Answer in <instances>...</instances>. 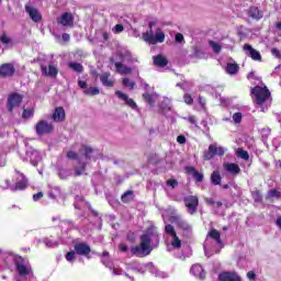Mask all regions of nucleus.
Masks as SVG:
<instances>
[{
	"label": "nucleus",
	"instance_id": "nucleus-16",
	"mask_svg": "<svg viewBox=\"0 0 281 281\" xmlns=\"http://www.w3.org/2000/svg\"><path fill=\"white\" fill-rule=\"evenodd\" d=\"M25 12L29 13L30 19H32L34 23H40V21H43V15L41 12H38V9L31 5H25Z\"/></svg>",
	"mask_w": 281,
	"mask_h": 281
},
{
	"label": "nucleus",
	"instance_id": "nucleus-56",
	"mask_svg": "<svg viewBox=\"0 0 281 281\" xmlns=\"http://www.w3.org/2000/svg\"><path fill=\"white\" fill-rule=\"evenodd\" d=\"M198 102L202 109H205V104H206L205 98L199 97Z\"/></svg>",
	"mask_w": 281,
	"mask_h": 281
},
{
	"label": "nucleus",
	"instance_id": "nucleus-34",
	"mask_svg": "<svg viewBox=\"0 0 281 281\" xmlns=\"http://www.w3.org/2000/svg\"><path fill=\"white\" fill-rule=\"evenodd\" d=\"M85 95H100V88L98 87H90L86 90H83Z\"/></svg>",
	"mask_w": 281,
	"mask_h": 281
},
{
	"label": "nucleus",
	"instance_id": "nucleus-18",
	"mask_svg": "<svg viewBox=\"0 0 281 281\" xmlns=\"http://www.w3.org/2000/svg\"><path fill=\"white\" fill-rule=\"evenodd\" d=\"M184 170L187 175H192L193 179H195L198 183H202L204 176L202 172H199L196 168H194L193 166H187Z\"/></svg>",
	"mask_w": 281,
	"mask_h": 281
},
{
	"label": "nucleus",
	"instance_id": "nucleus-47",
	"mask_svg": "<svg viewBox=\"0 0 281 281\" xmlns=\"http://www.w3.org/2000/svg\"><path fill=\"white\" fill-rule=\"evenodd\" d=\"M233 121L235 124H240L243 122V113H240V112L234 113Z\"/></svg>",
	"mask_w": 281,
	"mask_h": 281
},
{
	"label": "nucleus",
	"instance_id": "nucleus-39",
	"mask_svg": "<svg viewBox=\"0 0 281 281\" xmlns=\"http://www.w3.org/2000/svg\"><path fill=\"white\" fill-rule=\"evenodd\" d=\"M209 45H210V47H212V49L215 54H221V49H223V48L221 47V45L218 43H216L214 41H210Z\"/></svg>",
	"mask_w": 281,
	"mask_h": 281
},
{
	"label": "nucleus",
	"instance_id": "nucleus-9",
	"mask_svg": "<svg viewBox=\"0 0 281 281\" xmlns=\"http://www.w3.org/2000/svg\"><path fill=\"white\" fill-rule=\"evenodd\" d=\"M57 24L63 27H74V13L64 12L58 19Z\"/></svg>",
	"mask_w": 281,
	"mask_h": 281
},
{
	"label": "nucleus",
	"instance_id": "nucleus-57",
	"mask_svg": "<svg viewBox=\"0 0 281 281\" xmlns=\"http://www.w3.org/2000/svg\"><path fill=\"white\" fill-rule=\"evenodd\" d=\"M177 142H178V144H186L188 142V139L183 135H179L177 137Z\"/></svg>",
	"mask_w": 281,
	"mask_h": 281
},
{
	"label": "nucleus",
	"instance_id": "nucleus-31",
	"mask_svg": "<svg viewBox=\"0 0 281 281\" xmlns=\"http://www.w3.org/2000/svg\"><path fill=\"white\" fill-rule=\"evenodd\" d=\"M69 69H72V71H76V74H82V71H85V66H82V64L80 63H69L68 64Z\"/></svg>",
	"mask_w": 281,
	"mask_h": 281
},
{
	"label": "nucleus",
	"instance_id": "nucleus-15",
	"mask_svg": "<svg viewBox=\"0 0 281 281\" xmlns=\"http://www.w3.org/2000/svg\"><path fill=\"white\" fill-rule=\"evenodd\" d=\"M115 95L119 100H123V102H125L126 106H130V109H137V103L135 100L128 98V94L122 92L121 90H116Z\"/></svg>",
	"mask_w": 281,
	"mask_h": 281
},
{
	"label": "nucleus",
	"instance_id": "nucleus-45",
	"mask_svg": "<svg viewBox=\"0 0 281 281\" xmlns=\"http://www.w3.org/2000/svg\"><path fill=\"white\" fill-rule=\"evenodd\" d=\"M122 85L124 87H130V89H135V81H131L128 78H123Z\"/></svg>",
	"mask_w": 281,
	"mask_h": 281
},
{
	"label": "nucleus",
	"instance_id": "nucleus-10",
	"mask_svg": "<svg viewBox=\"0 0 281 281\" xmlns=\"http://www.w3.org/2000/svg\"><path fill=\"white\" fill-rule=\"evenodd\" d=\"M184 205L188 207L190 214H196V210L199 207V198L195 195L184 198Z\"/></svg>",
	"mask_w": 281,
	"mask_h": 281
},
{
	"label": "nucleus",
	"instance_id": "nucleus-20",
	"mask_svg": "<svg viewBox=\"0 0 281 281\" xmlns=\"http://www.w3.org/2000/svg\"><path fill=\"white\" fill-rule=\"evenodd\" d=\"M220 281H243L236 272H222L218 276Z\"/></svg>",
	"mask_w": 281,
	"mask_h": 281
},
{
	"label": "nucleus",
	"instance_id": "nucleus-53",
	"mask_svg": "<svg viewBox=\"0 0 281 281\" xmlns=\"http://www.w3.org/2000/svg\"><path fill=\"white\" fill-rule=\"evenodd\" d=\"M114 30H115L116 34H121V32H124V25H122V24H116V25L114 26Z\"/></svg>",
	"mask_w": 281,
	"mask_h": 281
},
{
	"label": "nucleus",
	"instance_id": "nucleus-3",
	"mask_svg": "<svg viewBox=\"0 0 281 281\" xmlns=\"http://www.w3.org/2000/svg\"><path fill=\"white\" fill-rule=\"evenodd\" d=\"M251 94L255 95V104H258V106H262V104H265V102L271 98V91H269L267 86L263 88L260 86L254 87Z\"/></svg>",
	"mask_w": 281,
	"mask_h": 281
},
{
	"label": "nucleus",
	"instance_id": "nucleus-59",
	"mask_svg": "<svg viewBox=\"0 0 281 281\" xmlns=\"http://www.w3.org/2000/svg\"><path fill=\"white\" fill-rule=\"evenodd\" d=\"M61 38H63V41H64L65 43H69L71 36L69 35V33H64V34L61 35Z\"/></svg>",
	"mask_w": 281,
	"mask_h": 281
},
{
	"label": "nucleus",
	"instance_id": "nucleus-40",
	"mask_svg": "<svg viewBox=\"0 0 281 281\" xmlns=\"http://www.w3.org/2000/svg\"><path fill=\"white\" fill-rule=\"evenodd\" d=\"M86 169H87V162H82V164H81V167L75 168V175H76V177H82V172H85Z\"/></svg>",
	"mask_w": 281,
	"mask_h": 281
},
{
	"label": "nucleus",
	"instance_id": "nucleus-26",
	"mask_svg": "<svg viewBox=\"0 0 281 281\" xmlns=\"http://www.w3.org/2000/svg\"><path fill=\"white\" fill-rule=\"evenodd\" d=\"M114 65H115L117 74H121V75L133 74V69H131L127 66H124V64H122L120 61H116Z\"/></svg>",
	"mask_w": 281,
	"mask_h": 281
},
{
	"label": "nucleus",
	"instance_id": "nucleus-7",
	"mask_svg": "<svg viewBox=\"0 0 281 281\" xmlns=\"http://www.w3.org/2000/svg\"><path fill=\"white\" fill-rule=\"evenodd\" d=\"M169 221L173 223L178 229H182V232H190V229H192V226H190L188 221L183 220L181 215L170 216Z\"/></svg>",
	"mask_w": 281,
	"mask_h": 281
},
{
	"label": "nucleus",
	"instance_id": "nucleus-14",
	"mask_svg": "<svg viewBox=\"0 0 281 281\" xmlns=\"http://www.w3.org/2000/svg\"><path fill=\"white\" fill-rule=\"evenodd\" d=\"M15 172L19 175V178L16 179L13 190L15 192L25 190L27 188V178L25 177V175L21 173L19 170H15Z\"/></svg>",
	"mask_w": 281,
	"mask_h": 281
},
{
	"label": "nucleus",
	"instance_id": "nucleus-22",
	"mask_svg": "<svg viewBox=\"0 0 281 281\" xmlns=\"http://www.w3.org/2000/svg\"><path fill=\"white\" fill-rule=\"evenodd\" d=\"M207 237L212 240H215L220 245V247H223V239H221V232L216 228H211L207 233Z\"/></svg>",
	"mask_w": 281,
	"mask_h": 281
},
{
	"label": "nucleus",
	"instance_id": "nucleus-32",
	"mask_svg": "<svg viewBox=\"0 0 281 281\" xmlns=\"http://www.w3.org/2000/svg\"><path fill=\"white\" fill-rule=\"evenodd\" d=\"M280 198H281V192L276 189L269 190L266 194L267 201H271V199H280Z\"/></svg>",
	"mask_w": 281,
	"mask_h": 281
},
{
	"label": "nucleus",
	"instance_id": "nucleus-1",
	"mask_svg": "<svg viewBox=\"0 0 281 281\" xmlns=\"http://www.w3.org/2000/svg\"><path fill=\"white\" fill-rule=\"evenodd\" d=\"M157 25L156 21L148 23L149 31L143 33V41L149 45H157V43H164L166 41V34L160 27L156 29V33L153 32V27Z\"/></svg>",
	"mask_w": 281,
	"mask_h": 281
},
{
	"label": "nucleus",
	"instance_id": "nucleus-4",
	"mask_svg": "<svg viewBox=\"0 0 281 281\" xmlns=\"http://www.w3.org/2000/svg\"><path fill=\"white\" fill-rule=\"evenodd\" d=\"M23 102V94L19 92H12L8 95L7 99V109L9 113H12L14 109H19Z\"/></svg>",
	"mask_w": 281,
	"mask_h": 281
},
{
	"label": "nucleus",
	"instance_id": "nucleus-58",
	"mask_svg": "<svg viewBox=\"0 0 281 281\" xmlns=\"http://www.w3.org/2000/svg\"><path fill=\"white\" fill-rule=\"evenodd\" d=\"M43 199V192H37L33 195V201H41Z\"/></svg>",
	"mask_w": 281,
	"mask_h": 281
},
{
	"label": "nucleus",
	"instance_id": "nucleus-24",
	"mask_svg": "<svg viewBox=\"0 0 281 281\" xmlns=\"http://www.w3.org/2000/svg\"><path fill=\"white\" fill-rule=\"evenodd\" d=\"M224 168L226 172H229V175H233L235 177L236 175H240V167L237 164H234V162L226 164Z\"/></svg>",
	"mask_w": 281,
	"mask_h": 281
},
{
	"label": "nucleus",
	"instance_id": "nucleus-64",
	"mask_svg": "<svg viewBox=\"0 0 281 281\" xmlns=\"http://www.w3.org/2000/svg\"><path fill=\"white\" fill-rule=\"evenodd\" d=\"M276 223L281 228V217H278Z\"/></svg>",
	"mask_w": 281,
	"mask_h": 281
},
{
	"label": "nucleus",
	"instance_id": "nucleus-25",
	"mask_svg": "<svg viewBox=\"0 0 281 281\" xmlns=\"http://www.w3.org/2000/svg\"><path fill=\"white\" fill-rule=\"evenodd\" d=\"M248 16L250 19H255L256 21H260V19H262V12H260V9H258V7H250L248 9Z\"/></svg>",
	"mask_w": 281,
	"mask_h": 281
},
{
	"label": "nucleus",
	"instance_id": "nucleus-38",
	"mask_svg": "<svg viewBox=\"0 0 281 281\" xmlns=\"http://www.w3.org/2000/svg\"><path fill=\"white\" fill-rule=\"evenodd\" d=\"M22 117L23 120H30V117H34V109H24Z\"/></svg>",
	"mask_w": 281,
	"mask_h": 281
},
{
	"label": "nucleus",
	"instance_id": "nucleus-23",
	"mask_svg": "<svg viewBox=\"0 0 281 281\" xmlns=\"http://www.w3.org/2000/svg\"><path fill=\"white\" fill-rule=\"evenodd\" d=\"M154 65L156 67H167L168 66V58H166L164 55L159 54L153 57Z\"/></svg>",
	"mask_w": 281,
	"mask_h": 281
},
{
	"label": "nucleus",
	"instance_id": "nucleus-37",
	"mask_svg": "<svg viewBox=\"0 0 281 281\" xmlns=\"http://www.w3.org/2000/svg\"><path fill=\"white\" fill-rule=\"evenodd\" d=\"M237 157L245 159V161H249V153L243 148L237 149Z\"/></svg>",
	"mask_w": 281,
	"mask_h": 281
},
{
	"label": "nucleus",
	"instance_id": "nucleus-48",
	"mask_svg": "<svg viewBox=\"0 0 281 281\" xmlns=\"http://www.w3.org/2000/svg\"><path fill=\"white\" fill-rule=\"evenodd\" d=\"M66 157L68 159H71V160H78V153L74 151V150H69L66 155Z\"/></svg>",
	"mask_w": 281,
	"mask_h": 281
},
{
	"label": "nucleus",
	"instance_id": "nucleus-6",
	"mask_svg": "<svg viewBox=\"0 0 281 281\" xmlns=\"http://www.w3.org/2000/svg\"><path fill=\"white\" fill-rule=\"evenodd\" d=\"M35 132L37 135H49L54 132V125L47 123V121H40L35 125Z\"/></svg>",
	"mask_w": 281,
	"mask_h": 281
},
{
	"label": "nucleus",
	"instance_id": "nucleus-36",
	"mask_svg": "<svg viewBox=\"0 0 281 281\" xmlns=\"http://www.w3.org/2000/svg\"><path fill=\"white\" fill-rule=\"evenodd\" d=\"M165 234H168V236H171L172 238L173 236H177V231H175V226L167 224L165 226Z\"/></svg>",
	"mask_w": 281,
	"mask_h": 281
},
{
	"label": "nucleus",
	"instance_id": "nucleus-13",
	"mask_svg": "<svg viewBox=\"0 0 281 281\" xmlns=\"http://www.w3.org/2000/svg\"><path fill=\"white\" fill-rule=\"evenodd\" d=\"M243 49L248 53L249 58L252 60L262 63V55L256 48L251 47V44H244Z\"/></svg>",
	"mask_w": 281,
	"mask_h": 281
},
{
	"label": "nucleus",
	"instance_id": "nucleus-33",
	"mask_svg": "<svg viewBox=\"0 0 281 281\" xmlns=\"http://www.w3.org/2000/svg\"><path fill=\"white\" fill-rule=\"evenodd\" d=\"M143 100H145V102H147L149 106H155V97L153 95V93H149V92L143 93Z\"/></svg>",
	"mask_w": 281,
	"mask_h": 281
},
{
	"label": "nucleus",
	"instance_id": "nucleus-54",
	"mask_svg": "<svg viewBox=\"0 0 281 281\" xmlns=\"http://www.w3.org/2000/svg\"><path fill=\"white\" fill-rule=\"evenodd\" d=\"M119 249L120 251H122L123 254H126V251H128V246L126 244H120L119 245Z\"/></svg>",
	"mask_w": 281,
	"mask_h": 281
},
{
	"label": "nucleus",
	"instance_id": "nucleus-63",
	"mask_svg": "<svg viewBox=\"0 0 281 281\" xmlns=\"http://www.w3.org/2000/svg\"><path fill=\"white\" fill-rule=\"evenodd\" d=\"M102 36H103V41H106V40L109 38V33L104 32V33L102 34Z\"/></svg>",
	"mask_w": 281,
	"mask_h": 281
},
{
	"label": "nucleus",
	"instance_id": "nucleus-60",
	"mask_svg": "<svg viewBox=\"0 0 281 281\" xmlns=\"http://www.w3.org/2000/svg\"><path fill=\"white\" fill-rule=\"evenodd\" d=\"M272 56H276V58H280V49L278 48H272L271 49Z\"/></svg>",
	"mask_w": 281,
	"mask_h": 281
},
{
	"label": "nucleus",
	"instance_id": "nucleus-41",
	"mask_svg": "<svg viewBox=\"0 0 281 281\" xmlns=\"http://www.w3.org/2000/svg\"><path fill=\"white\" fill-rule=\"evenodd\" d=\"M171 238H172V241H171L172 247H175L176 249L181 248V239L179 238V236L173 235Z\"/></svg>",
	"mask_w": 281,
	"mask_h": 281
},
{
	"label": "nucleus",
	"instance_id": "nucleus-28",
	"mask_svg": "<svg viewBox=\"0 0 281 281\" xmlns=\"http://www.w3.org/2000/svg\"><path fill=\"white\" fill-rule=\"evenodd\" d=\"M122 203H131L132 201H135V193L133 190H127L121 195Z\"/></svg>",
	"mask_w": 281,
	"mask_h": 281
},
{
	"label": "nucleus",
	"instance_id": "nucleus-19",
	"mask_svg": "<svg viewBox=\"0 0 281 281\" xmlns=\"http://www.w3.org/2000/svg\"><path fill=\"white\" fill-rule=\"evenodd\" d=\"M67 114L65 113V108L57 106L52 115V120L55 122H65Z\"/></svg>",
	"mask_w": 281,
	"mask_h": 281
},
{
	"label": "nucleus",
	"instance_id": "nucleus-43",
	"mask_svg": "<svg viewBox=\"0 0 281 281\" xmlns=\"http://www.w3.org/2000/svg\"><path fill=\"white\" fill-rule=\"evenodd\" d=\"M183 102H186L189 106H192V104H194V99L192 98V94L184 93L183 94Z\"/></svg>",
	"mask_w": 281,
	"mask_h": 281
},
{
	"label": "nucleus",
	"instance_id": "nucleus-49",
	"mask_svg": "<svg viewBox=\"0 0 281 281\" xmlns=\"http://www.w3.org/2000/svg\"><path fill=\"white\" fill-rule=\"evenodd\" d=\"M167 186H169V188H172L175 190V188L179 186V181H177V179H169L167 180Z\"/></svg>",
	"mask_w": 281,
	"mask_h": 281
},
{
	"label": "nucleus",
	"instance_id": "nucleus-12",
	"mask_svg": "<svg viewBox=\"0 0 281 281\" xmlns=\"http://www.w3.org/2000/svg\"><path fill=\"white\" fill-rule=\"evenodd\" d=\"M74 249L77 256H89L91 254V246L83 241H77Z\"/></svg>",
	"mask_w": 281,
	"mask_h": 281
},
{
	"label": "nucleus",
	"instance_id": "nucleus-52",
	"mask_svg": "<svg viewBox=\"0 0 281 281\" xmlns=\"http://www.w3.org/2000/svg\"><path fill=\"white\" fill-rule=\"evenodd\" d=\"M187 120L190 124H193L194 126H196V116L195 115H190L187 117Z\"/></svg>",
	"mask_w": 281,
	"mask_h": 281
},
{
	"label": "nucleus",
	"instance_id": "nucleus-62",
	"mask_svg": "<svg viewBox=\"0 0 281 281\" xmlns=\"http://www.w3.org/2000/svg\"><path fill=\"white\" fill-rule=\"evenodd\" d=\"M78 86L80 87V89H87V81L79 80Z\"/></svg>",
	"mask_w": 281,
	"mask_h": 281
},
{
	"label": "nucleus",
	"instance_id": "nucleus-11",
	"mask_svg": "<svg viewBox=\"0 0 281 281\" xmlns=\"http://www.w3.org/2000/svg\"><path fill=\"white\" fill-rule=\"evenodd\" d=\"M14 265L19 276H30V269L25 266V259L23 257L16 256Z\"/></svg>",
	"mask_w": 281,
	"mask_h": 281
},
{
	"label": "nucleus",
	"instance_id": "nucleus-29",
	"mask_svg": "<svg viewBox=\"0 0 281 281\" xmlns=\"http://www.w3.org/2000/svg\"><path fill=\"white\" fill-rule=\"evenodd\" d=\"M221 181H223V177H221V171L214 170L211 173V183L213 186H221Z\"/></svg>",
	"mask_w": 281,
	"mask_h": 281
},
{
	"label": "nucleus",
	"instance_id": "nucleus-46",
	"mask_svg": "<svg viewBox=\"0 0 281 281\" xmlns=\"http://www.w3.org/2000/svg\"><path fill=\"white\" fill-rule=\"evenodd\" d=\"M0 188H1L2 190H8V189H10V180H9V179H5V178L0 179Z\"/></svg>",
	"mask_w": 281,
	"mask_h": 281
},
{
	"label": "nucleus",
	"instance_id": "nucleus-35",
	"mask_svg": "<svg viewBox=\"0 0 281 281\" xmlns=\"http://www.w3.org/2000/svg\"><path fill=\"white\" fill-rule=\"evenodd\" d=\"M251 198L254 199L255 203H262V192H260V190L252 191Z\"/></svg>",
	"mask_w": 281,
	"mask_h": 281
},
{
	"label": "nucleus",
	"instance_id": "nucleus-30",
	"mask_svg": "<svg viewBox=\"0 0 281 281\" xmlns=\"http://www.w3.org/2000/svg\"><path fill=\"white\" fill-rule=\"evenodd\" d=\"M110 76L111 74L109 72L100 75V80L104 87H113L114 82L113 80L109 79Z\"/></svg>",
	"mask_w": 281,
	"mask_h": 281
},
{
	"label": "nucleus",
	"instance_id": "nucleus-5",
	"mask_svg": "<svg viewBox=\"0 0 281 281\" xmlns=\"http://www.w3.org/2000/svg\"><path fill=\"white\" fill-rule=\"evenodd\" d=\"M216 155L218 157H223V155H225V149L223 147H218V145L215 144H211L209 146V150L204 151L202 157L204 159V161H210L211 159H214V157H216Z\"/></svg>",
	"mask_w": 281,
	"mask_h": 281
},
{
	"label": "nucleus",
	"instance_id": "nucleus-61",
	"mask_svg": "<svg viewBox=\"0 0 281 281\" xmlns=\"http://www.w3.org/2000/svg\"><path fill=\"white\" fill-rule=\"evenodd\" d=\"M205 203H206L207 205H216V202H215L214 199H212V198H206V199H205Z\"/></svg>",
	"mask_w": 281,
	"mask_h": 281
},
{
	"label": "nucleus",
	"instance_id": "nucleus-42",
	"mask_svg": "<svg viewBox=\"0 0 281 281\" xmlns=\"http://www.w3.org/2000/svg\"><path fill=\"white\" fill-rule=\"evenodd\" d=\"M81 148L85 150V157L86 159H91V154L93 153V148L87 145H81Z\"/></svg>",
	"mask_w": 281,
	"mask_h": 281
},
{
	"label": "nucleus",
	"instance_id": "nucleus-44",
	"mask_svg": "<svg viewBox=\"0 0 281 281\" xmlns=\"http://www.w3.org/2000/svg\"><path fill=\"white\" fill-rule=\"evenodd\" d=\"M68 262H74L76 260V250H70L65 256Z\"/></svg>",
	"mask_w": 281,
	"mask_h": 281
},
{
	"label": "nucleus",
	"instance_id": "nucleus-21",
	"mask_svg": "<svg viewBox=\"0 0 281 281\" xmlns=\"http://www.w3.org/2000/svg\"><path fill=\"white\" fill-rule=\"evenodd\" d=\"M190 273L199 278L200 280H205V270H203V266L195 263L191 267Z\"/></svg>",
	"mask_w": 281,
	"mask_h": 281
},
{
	"label": "nucleus",
	"instance_id": "nucleus-8",
	"mask_svg": "<svg viewBox=\"0 0 281 281\" xmlns=\"http://www.w3.org/2000/svg\"><path fill=\"white\" fill-rule=\"evenodd\" d=\"M16 74V68H14V64L7 63L0 65V78H12Z\"/></svg>",
	"mask_w": 281,
	"mask_h": 281
},
{
	"label": "nucleus",
	"instance_id": "nucleus-55",
	"mask_svg": "<svg viewBox=\"0 0 281 281\" xmlns=\"http://www.w3.org/2000/svg\"><path fill=\"white\" fill-rule=\"evenodd\" d=\"M175 41H176V43H183V34L177 33Z\"/></svg>",
	"mask_w": 281,
	"mask_h": 281
},
{
	"label": "nucleus",
	"instance_id": "nucleus-27",
	"mask_svg": "<svg viewBox=\"0 0 281 281\" xmlns=\"http://www.w3.org/2000/svg\"><path fill=\"white\" fill-rule=\"evenodd\" d=\"M240 66H238V64L236 63H228L226 65V74H228L229 76H236V74H238Z\"/></svg>",
	"mask_w": 281,
	"mask_h": 281
},
{
	"label": "nucleus",
	"instance_id": "nucleus-51",
	"mask_svg": "<svg viewBox=\"0 0 281 281\" xmlns=\"http://www.w3.org/2000/svg\"><path fill=\"white\" fill-rule=\"evenodd\" d=\"M247 278L250 281H256V272L254 270L247 272Z\"/></svg>",
	"mask_w": 281,
	"mask_h": 281
},
{
	"label": "nucleus",
	"instance_id": "nucleus-50",
	"mask_svg": "<svg viewBox=\"0 0 281 281\" xmlns=\"http://www.w3.org/2000/svg\"><path fill=\"white\" fill-rule=\"evenodd\" d=\"M0 41H1V43H3V45L10 44V37H8V35H7L5 33H3V34L0 36Z\"/></svg>",
	"mask_w": 281,
	"mask_h": 281
},
{
	"label": "nucleus",
	"instance_id": "nucleus-2",
	"mask_svg": "<svg viewBox=\"0 0 281 281\" xmlns=\"http://www.w3.org/2000/svg\"><path fill=\"white\" fill-rule=\"evenodd\" d=\"M150 243H153L150 235L143 234L140 235L139 245L132 247L131 252L138 258L150 256V251H153V248H150Z\"/></svg>",
	"mask_w": 281,
	"mask_h": 281
},
{
	"label": "nucleus",
	"instance_id": "nucleus-17",
	"mask_svg": "<svg viewBox=\"0 0 281 281\" xmlns=\"http://www.w3.org/2000/svg\"><path fill=\"white\" fill-rule=\"evenodd\" d=\"M41 71H42V76H45L48 78H56L58 76V68L55 65H49L48 70H47V66L42 65Z\"/></svg>",
	"mask_w": 281,
	"mask_h": 281
}]
</instances>
